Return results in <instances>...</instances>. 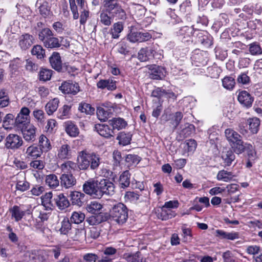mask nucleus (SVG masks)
<instances>
[{
    "label": "nucleus",
    "instance_id": "63",
    "mask_svg": "<svg viewBox=\"0 0 262 262\" xmlns=\"http://www.w3.org/2000/svg\"><path fill=\"white\" fill-rule=\"evenodd\" d=\"M185 126V127L182 129V132L185 137L189 136L194 132L195 127L193 124L187 123Z\"/></svg>",
    "mask_w": 262,
    "mask_h": 262
},
{
    "label": "nucleus",
    "instance_id": "36",
    "mask_svg": "<svg viewBox=\"0 0 262 262\" xmlns=\"http://www.w3.org/2000/svg\"><path fill=\"white\" fill-rule=\"evenodd\" d=\"M152 95L155 97H162L166 95L169 99H172L173 101L177 99V95L172 92H166L164 90L158 88L152 92Z\"/></svg>",
    "mask_w": 262,
    "mask_h": 262
},
{
    "label": "nucleus",
    "instance_id": "30",
    "mask_svg": "<svg viewBox=\"0 0 262 262\" xmlns=\"http://www.w3.org/2000/svg\"><path fill=\"white\" fill-rule=\"evenodd\" d=\"M53 196L51 192H47L42 195L41 198V204L46 208V210H51L54 207V204L52 202Z\"/></svg>",
    "mask_w": 262,
    "mask_h": 262
},
{
    "label": "nucleus",
    "instance_id": "29",
    "mask_svg": "<svg viewBox=\"0 0 262 262\" xmlns=\"http://www.w3.org/2000/svg\"><path fill=\"white\" fill-rule=\"evenodd\" d=\"M108 123L111 125L113 130L117 129L118 130L124 128L127 123L126 121L121 118H115L108 121Z\"/></svg>",
    "mask_w": 262,
    "mask_h": 262
},
{
    "label": "nucleus",
    "instance_id": "54",
    "mask_svg": "<svg viewBox=\"0 0 262 262\" xmlns=\"http://www.w3.org/2000/svg\"><path fill=\"white\" fill-rule=\"evenodd\" d=\"M53 36V34L52 31L49 28H44L41 30V31L39 33L38 37L39 39L44 42V41H46V39H49V38Z\"/></svg>",
    "mask_w": 262,
    "mask_h": 262
},
{
    "label": "nucleus",
    "instance_id": "55",
    "mask_svg": "<svg viewBox=\"0 0 262 262\" xmlns=\"http://www.w3.org/2000/svg\"><path fill=\"white\" fill-rule=\"evenodd\" d=\"M235 80L231 77H225L222 80L223 86L227 90H232L235 85Z\"/></svg>",
    "mask_w": 262,
    "mask_h": 262
},
{
    "label": "nucleus",
    "instance_id": "11",
    "mask_svg": "<svg viewBox=\"0 0 262 262\" xmlns=\"http://www.w3.org/2000/svg\"><path fill=\"white\" fill-rule=\"evenodd\" d=\"M90 153L83 150L79 152L77 157V165L80 170H86L90 167Z\"/></svg>",
    "mask_w": 262,
    "mask_h": 262
},
{
    "label": "nucleus",
    "instance_id": "62",
    "mask_svg": "<svg viewBox=\"0 0 262 262\" xmlns=\"http://www.w3.org/2000/svg\"><path fill=\"white\" fill-rule=\"evenodd\" d=\"M30 166L35 169L41 170L45 167V163L42 160H35L30 163Z\"/></svg>",
    "mask_w": 262,
    "mask_h": 262
},
{
    "label": "nucleus",
    "instance_id": "17",
    "mask_svg": "<svg viewBox=\"0 0 262 262\" xmlns=\"http://www.w3.org/2000/svg\"><path fill=\"white\" fill-rule=\"evenodd\" d=\"M61 185L66 188H69L76 183L75 177L71 174H62L60 177Z\"/></svg>",
    "mask_w": 262,
    "mask_h": 262
},
{
    "label": "nucleus",
    "instance_id": "5",
    "mask_svg": "<svg viewBox=\"0 0 262 262\" xmlns=\"http://www.w3.org/2000/svg\"><path fill=\"white\" fill-rule=\"evenodd\" d=\"M98 189L100 191L99 199L104 194L113 195L115 192V186L113 182L108 179H102L99 181Z\"/></svg>",
    "mask_w": 262,
    "mask_h": 262
},
{
    "label": "nucleus",
    "instance_id": "27",
    "mask_svg": "<svg viewBox=\"0 0 262 262\" xmlns=\"http://www.w3.org/2000/svg\"><path fill=\"white\" fill-rule=\"evenodd\" d=\"M130 184V173L128 171H124L120 176L119 186L121 188L125 189Z\"/></svg>",
    "mask_w": 262,
    "mask_h": 262
},
{
    "label": "nucleus",
    "instance_id": "31",
    "mask_svg": "<svg viewBox=\"0 0 262 262\" xmlns=\"http://www.w3.org/2000/svg\"><path fill=\"white\" fill-rule=\"evenodd\" d=\"M85 195L78 191H73L70 194L71 200L73 205L81 206L82 204V200Z\"/></svg>",
    "mask_w": 262,
    "mask_h": 262
},
{
    "label": "nucleus",
    "instance_id": "24",
    "mask_svg": "<svg viewBox=\"0 0 262 262\" xmlns=\"http://www.w3.org/2000/svg\"><path fill=\"white\" fill-rule=\"evenodd\" d=\"M16 183V189L21 192L28 190L30 188V184L26 180L23 176L17 175Z\"/></svg>",
    "mask_w": 262,
    "mask_h": 262
},
{
    "label": "nucleus",
    "instance_id": "25",
    "mask_svg": "<svg viewBox=\"0 0 262 262\" xmlns=\"http://www.w3.org/2000/svg\"><path fill=\"white\" fill-rule=\"evenodd\" d=\"M38 145L42 152H47L52 148L49 139L43 135H41L39 138Z\"/></svg>",
    "mask_w": 262,
    "mask_h": 262
},
{
    "label": "nucleus",
    "instance_id": "32",
    "mask_svg": "<svg viewBox=\"0 0 262 262\" xmlns=\"http://www.w3.org/2000/svg\"><path fill=\"white\" fill-rule=\"evenodd\" d=\"M123 30V25L121 22H117L112 26L110 29V34L113 38L117 39L120 36V33Z\"/></svg>",
    "mask_w": 262,
    "mask_h": 262
},
{
    "label": "nucleus",
    "instance_id": "14",
    "mask_svg": "<svg viewBox=\"0 0 262 262\" xmlns=\"http://www.w3.org/2000/svg\"><path fill=\"white\" fill-rule=\"evenodd\" d=\"M155 53V51L152 48H143L138 52V58L141 61H146L152 59Z\"/></svg>",
    "mask_w": 262,
    "mask_h": 262
},
{
    "label": "nucleus",
    "instance_id": "9",
    "mask_svg": "<svg viewBox=\"0 0 262 262\" xmlns=\"http://www.w3.org/2000/svg\"><path fill=\"white\" fill-rule=\"evenodd\" d=\"M59 90L64 94L76 95L79 91L78 83L72 81H64L59 86Z\"/></svg>",
    "mask_w": 262,
    "mask_h": 262
},
{
    "label": "nucleus",
    "instance_id": "52",
    "mask_svg": "<svg viewBox=\"0 0 262 262\" xmlns=\"http://www.w3.org/2000/svg\"><path fill=\"white\" fill-rule=\"evenodd\" d=\"M31 53L38 59L44 58L45 55V50L40 45L34 46L31 50Z\"/></svg>",
    "mask_w": 262,
    "mask_h": 262
},
{
    "label": "nucleus",
    "instance_id": "48",
    "mask_svg": "<svg viewBox=\"0 0 262 262\" xmlns=\"http://www.w3.org/2000/svg\"><path fill=\"white\" fill-rule=\"evenodd\" d=\"M43 45L48 48H58L60 46L58 38L53 37V36L44 41Z\"/></svg>",
    "mask_w": 262,
    "mask_h": 262
},
{
    "label": "nucleus",
    "instance_id": "35",
    "mask_svg": "<svg viewBox=\"0 0 262 262\" xmlns=\"http://www.w3.org/2000/svg\"><path fill=\"white\" fill-rule=\"evenodd\" d=\"M59 100L58 98H55L49 101L46 105V110L49 115H52L55 112L59 105Z\"/></svg>",
    "mask_w": 262,
    "mask_h": 262
},
{
    "label": "nucleus",
    "instance_id": "18",
    "mask_svg": "<svg viewBox=\"0 0 262 262\" xmlns=\"http://www.w3.org/2000/svg\"><path fill=\"white\" fill-rule=\"evenodd\" d=\"M239 102L247 107H251L253 101V98L246 91L240 92L238 96Z\"/></svg>",
    "mask_w": 262,
    "mask_h": 262
},
{
    "label": "nucleus",
    "instance_id": "13",
    "mask_svg": "<svg viewBox=\"0 0 262 262\" xmlns=\"http://www.w3.org/2000/svg\"><path fill=\"white\" fill-rule=\"evenodd\" d=\"M95 130L101 136L105 138H110L114 136L113 129H111L108 125L105 124H96L95 125Z\"/></svg>",
    "mask_w": 262,
    "mask_h": 262
},
{
    "label": "nucleus",
    "instance_id": "50",
    "mask_svg": "<svg viewBox=\"0 0 262 262\" xmlns=\"http://www.w3.org/2000/svg\"><path fill=\"white\" fill-rule=\"evenodd\" d=\"M85 219V214L81 212H73L71 218V222L78 224L82 223Z\"/></svg>",
    "mask_w": 262,
    "mask_h": 262
},
{
    "label": "nucleus",
    "instance_id": "23",
    "mask_svg": "<svg viewBox=\"0 0 262 262\" xmlns=\"http://www.w3.org/2000/svg\"><path fill=\"white\" fill-rule=\"evenodd\" d=\"M97 86L99 89L106 88L109 91H113L116 89V81L112 79H101L97 82Z\"/></svg>",
    "mask_w": 262,
    "mask_h": 262
},
{
    "label": "nucleus",
    "instance_id": "4",
    "mask_svg": "<svg viewBox=\"0 0 262 262\" xmlns=\"http://www.w3.org/2000/svg\"><path fill=\"white\" fill-rule=\"evenodd\" d=\"M99 181L93 179H90L84 182L82 188L83 191L87 194L94 198L99 199L100 191H99Z\"/></svg>",
    "mask_w": 262,
    "mask_h": 262
},
{
    "label": "nucleus",
    "instance_id": "56",
    "mask_svg": "<svg viewBox=\"0 0 262 262\" xmlns=\"http://www.w3.org/2000/svg\"><path fill=\"white\" fill-rule=\"evenodd\" d=\"M75 167V163L68 161L61 165V169L63 172L71 173Z\"/></svg>",
    "mask_w": 262,
    "mask_h": 262
},
{
    "label": "nucleus",
    "instance_id": "7",
    "mask_svg": "<svg viewBox=\"0 0 262 262\" xmlns=\"http://www.w3.org/2000/svg\"><path fill=\"white\" fill-rule=\"evenodd\" d=\"M30 111L28 108L23 107L15 119V124L18 127L29 124Z\"/></svg>",
    "mask_w": 262,
    "mask_h": 262
},
{
    "label": "nucleus",
    "instance_id": "19",
    "mask_svg": "<svg viewBox=\"0 0 262 262\" xmlns=\"http://www.w3.org/2000/svg\"><path fill=\"white\" fill-rule=\"evenodd\" d=\"M114 111L113 106L108 107H98L97 110V115L101 121H105L113 114Z\"/></svg>",
    "mask_w": 262,
    "mask_h": 262
},
{
    "label": "nucleus",
    "instance_id": "16",
    "mask_svg": "<svg viewBox=\"0 0 262 262\" xmlns=\"http://www.w3.org/2000/svg\"><path fill=\"white\" fill-rule=\"evenodd\" d=\"M54 201L57 208L61 210L67 208L70 206L68 199L63 193H60L55 196Z\"/></svg>",
    "mask_w": 262,
    "mask_h": 262
},
{
    "label": "nucleus",
    "instance_id": "12",
    "mask_svg": "<svg viewBox=\"0 0 262 262\" xmlns=\"http://www.w3.org/2000/svg\"><path fill=\"white\" fill-rule=\"evenodd\" d=\"M21 128L23 137L26 141H34L36 138V128L32 124L23 126Z\"/></svg>",
    "mask_w": 262,
    "mask_h": 262
},
{
    "label": "nucleus",
    "instance_id": "38",
    "mask_svg": "<svg viewBox=\"0 0 262 262\" xmlns=\"http://www.w3.org/2000/svg\"><path fill=\"white\" fill-rule=\"evenodd\" d=\"M234 177V175L232 172L222 170L219 171L216 178L219 181L228 182L231 181Z\"/></svg>",
    "mask_w": 262,
    "mask_h": 262
},
{
    "label": "nucleus",
    "instance_id": "60",
    "mask_svg": "<svg viewBox=\"0 0 262 262\" xmlns=\"http://www.w3.org/2000/svg\"><path fill=\"white\" fill-rule=\"evenodd\" d=\"M52 76V71L48 69H42L39 72L40 80L47 81L50 79Z\"/></svg>",
    "mask_w": 262,
    "mask_h": 262
},
{
    "label": "nucleus",
    "instance_id": "49",
    "mask_svg": "<svg viewBox=\"0 0 262 262\" xmlns=\"http://www.w3.org/2000/svg\"><path fill=\"white\" fill-rule=\"evenodd\" d=\"M99 17L101 23L105 26H109L111 25L113 21V18L114 17H112L111 15H108V13L105 11H102L100 14Z\"/></svg>",
    "mask_w": 262,
    "mask_h": 262
},
{
    "label": "nucleus",
    "instance_id": "8",
    "mask_svg": "<svg viewBox=\"0 0 262 262\" xmlns=\"http://www.w3.org/2000/svg\"><path fill=\"white\" fill-rule=\"evenodd\" d=\"M148 69L150 71V78L155 80L163 79L166 75V70L162 67L155 64L148 66Z\"/></svg>",
    "mask_w": 262,
    "mask_h": 262
},
{
    "label": "nucleus",
    "instance_id": "59",
    "mask_svg": "<svg viewBox=\"0 0 262 262\" xmlns=\"http://www.w3.org/2000/svg\"><path fill=\"white\" fill-rule=\"evenodd\" d=\"M183 115L180 112H177L173 115V118L171 120V124L174 128H176L179 125L181 120L182 119Z\"/></svg>",
    "mask_w": 262,
    "mask_h": 262
},
{
    "label": "nucleus",
    "instance_id": "64",
    "mask_svg": "<svg viewBox=\"0 0 262 262\" xmlns=\"http://www.w3.org/2000/svg\"><path fill=\"white\" fill-rule=\"evenodd\" d=\"M222 257L223 262H235L232 253L229 250L224 252L222 254Z\"/></svg>",
    "mask_w": 262,
    "mask_h": 262
},
{
    "label": "nucleus",
    "instance_id": "61",
    "mask_svg": "<svg viewBox=\"0 0 262 262\" xmlns=\"http://www.w3.org/2000/svg\"><path fill=\"white\" fill-rule=\"evenodd\" d=\"M127 39L133 43L140 42V32L131 31L127 35Z\"/></svg>",
    "mask_w": 262,
    "mask_h": 262
},
{
    "label": "nucleus",
    "instance_id": "2",
    "mask_svg": "<svg viewBox=\"0 0 262 262\" xmlns=\"http://www.w3.org/2000/svg\"><path fill=\"white\" fill-rule=\"evenodd\" d=\"M102 4L105 11L112 17H116L120 19L126 18V13L118 0H104Z\"/></svg>",
    "mask_w": 262,
    "mask_h": 262
},
{
    "label": "nucleus",
    "instance_id": "3",
    "mask_svg": "<svg viewBox=\"0 0 262 262\" xmlns=\"http://www.w3.org/2000/svg\"><path fill=\"white\" fill-rule=\"evenodd\" d=\"M111 216L118 224L122 225L128 219V209L123 203H118L111 210Z\"/></svg>",
    "mask_w": 262,
    "mask_h": 262
},
{
    "label": "nucleus",
    "instance_id": "33",
    "mask_svg": "<svg viewBox=\"0 0 262 262\" xmlns=\"http://www.w3.org/2000/svg\"><path fill=\"white\" fill-rule=\"evenodd\" d=\"M124 198L126 203L136 204L141 201L140 195L134 191L126 192Z\"/></svg>",
    "mask_w": 262,
    "mask_h": 262
},
{
    "label": "nucleus",
    "instance_id": "21",
    "mask_svg": "<svg viewBox=\"0 0 262 262\" xmlns=\"http://www.w3.org/2000/svg\"><path fill=\"white\" fill-rule=\"evenodd\" d=\"M52 67L55 70L59 72L62 69V62L59 53L54 52L49 58Z\"/></svg>",
    "mask_w": 262,
    "mask_h": 262
},
{
    "label": "nucleus",
    "instance_id": "47",
    "mask_svg": "<svg viewBox=\"0 0 262 262\" xmlns=\"http://www.w3.org/2000/svg\"><path fill=\"white\" fill-rule=\"evenodd\" d=\"M78 110L86 115H92L94 113L95 108L90 104L82 102L79 104Z\"/></svg>",
    "mask_w": 262,
    "mask_h": 262
},
{
    "label": "nucleus",
    "instance_id": "57",
    "mask_svg": "<svg viewBox=\"0 0 262 262\" xmlns=\"http://www.w3.org/2000/svg\"><path fill=\"white\" fill-rule=\"evenodd\" d=\"M124 256L127 262H141L142 257L140 253L136 252L134 254H125Z\"/></svg>",
    "mask_w": 262,
    "mask_h": 262
},
{
    "label": "nucleus",
    "instance_id": "41",
    "mask_svg": "<svg viewBox=\"0 0 262 262\" xmlns=\"http://www.w3.org/2000/svg\"><path fill=\"white\" fill-rule=\"evenodd\" d=\"M222 158L224 161L225 166H230L235 159V155L231 150L224 151L222 152Z\"/></svg>",
    "mask_w": 262,
    "mask_h": 262
},
{
    "label": "nucleus",
    "instance_id": "20",
    "mask_svg": "<svg viewBox=\"0 0 262 262\" xmlns=\"http://www.w3.org/2000/svg\"><path fill=\"white\" fill-rule=\"evenodd\" d=\"M216 236L222 239L233 241L239 238V233L236 232H228L222 230L215 231Z\"/></svg>",
    "mask_w": 262,
    "mask_h": 262
},
{
    "label": "nucleus",
    "instance_id": "1",
    "mask_svg": "<svg viewBox=\"0 0 262 262\" xmlns=\"http://www.w3.org/2000/svg\"><path fill=\"white\" fill-rule=\"evenodd\" d=\"M225 136L233 151L237 154L243 152L246 148L251 151V155L253 156L252 146L249 144L244 143L242 137L236 132L230 128L225 130Z\"/></svg>",
    "mask_w": 262,
    "mask_h": 262
},
{
    "label": "nucleus",
    "instance_id": "53",
    "mask_svg": "<svg viewBox=\"0 0 262 262\" xmlns=\"http://www.w3.org/2000/svg\"><path fill=\"white\" fill-rule=\"evenodd\" d=\"M249 51L252 55H258L262 54V49L257 42H253L249 45Z\"/></svg>",
    "mask_w": 262,
    "mask_h": 262
},
{
    "label": "nucleus",
    "instance_id": "42",
    "mask_svg": "<svg viewBox=\"0 0 262 262\" xmlns=\"http://www.w3.org/2000/svg\"><path fill=\"white\" fill-rule=\"evenodd\" d=\"M102 208V205L96 201L91 202L86 206L88 211L94 214L100 213Z\"/></svg>",
    "mask_w": 262,
    "mask_h": 262
},
{
    "label": "nucleus",
    "instance_id": "22",
    "mask_svg": "<svg viewBox=\"0 0 262 262\" xmlns=\"http://www.w3.org/2000/svg\"><path fill=\"white\" fill-rule=\"evenodd\" d=\"M68 236L74 241H80L85 238V231L82 228H72Z\"/></svg>",
    "mask_w": 262,
    "mask_h": 262
},
{
    "label": "nucleus",
    "instance_id": "15",
    "mask_svg": "<svg viewBox=\"0 0 262 262\" xmlns=\"http://www.w3.org/2000/svg\"><path fill=\"white\" fill-rule=\"evenodd\" d=\"M34 38L29 34L25 33L19 37L18 45L22 50H27L33 43Z\"/></svg>",
    "mask_w": 262,
    "mask_h": 262
},
{
    "label": "nucleus",
    "instance_id": "6",
    "mask_svg": "<svg viewBox=\"0 0 262 262\" xmlns=\"http://www.w3.org/2000/svg\"><path fill=\"white\" fill-rule=\"evenodd\" d=\"M23 142L20 136L17 134H10L5 139V146L8 149L16 150L23 145Z\"/></svg>",
    "mask_w": 262,
    "mask_h": 262
},
{
    "label": "nucleus",
    "instance_id": "45",
    "mask_svg": "<svg viewBox=\"0 0 262 262\" xmlns=\"http://www.w3.org/2000/svg\"><path fill=\"white\" fill-rule=\"evenodd\" d=\"M119 143L123 146H125L130 143L132 139V135L130 133L120 132L117 137Z\"/></svg>",
    "mask_w": 262,
    "mask_h": 262
},
{
    "label": "nucleus",
    "instance_id": "43",
    "mask_svg": "<svg viewBox=\"0 0 262 262\" xmlns=\"http://www.w3.org/2000/svg\"><path fill=\"white\" fill-rule=\"evenodd\" d=\"M249 129L252 134H256L259 129L260 120L257 118H250L247 120Z\"/></svg>",
    "mask_w": 262,
    "mask_h": 262
},
{
    "label": "nucleus",
    "instance_id": "34",
    "mask_svg": "<svg viewBox=\"0 0 262 262\" xmlns=\"http://www.w3.org/2000/svg\"><path fill=\"white\" fill-rule=\"evenodd\" d=\"M90 167L92 170L97 169L101 163V158L99 155L94 152L90 153Z\"/></svg>",
    "mask_w": 262,
    "mask_h": 262
},
{
    "label": "nucleus",
    "instance_id": "40",
    "mask_svg": "<svg viewBox=\"0 0 262 262\" xmlns=\"http://www.w3.org/2000/svg\"><path fill=\"white\" fill-rule=\"evenodd\" d=\"M66 133L71 137H76L79 134V129L73 122L68 121L65 123Z\"/></svg>",
    "mask_w": 262,
    "mask_h": 262
},
{
    "label": "nucleus",
    "instance_id": "44",
    "mask_svg": "<svg viewBox=\"0 0 262 262\" xmlns=\"http://www.w3.org/2000/svg\"><path fill=\"white\" fill-rule=\"evenodd\" d=\"M9 103L10 98L7 91L5 89H0V107H5Z\"/></svg>",
    "mask_w": 262,
    "mask_h": 262
},
{
    "label": "nucleus",
    "instance_id": "51",
    "mask_svg": "<svg viewBox=\"0 0 262 262\" xmlns=\"http://www.w3.org/2000/svg\"><path fill=\"white\" fill-rule=\"evenodd\" d=\"M71 106L68 105H63L59 109L58 117L60 119H64L69 117Z\"/></svg>",
    "mask_w": 262,
    "mask_h": 262
},
{
    "label": "nucleus",
    "instance_id": "37",
    "mask_svg": "<svg viewBox=\"0 0 262 262\" xmlns=\"http://www.w3.org/2000/svg\"><path fill=\"white\" fill-rule=\"evenodd\" d=\"M46 184L51 188H56L59 186V181L54 174L47 175L45 179Z\"/></svg>",
    "mask_w": 262,
    "mask_h": 262
},
{
    "label": "nucleus",
    "instance_id": "39",
    "mask_svg": "<svg viewBox=\"0 0 262 262\" xmlns=\"http://www.w3.org/2000/svg\"><path fill=\"white\" fill-rule=\"evenodd\" d=\"M177 213L171 209L162 207L161 212L159 214V218L166 221L175 217Z\"/></svg>",
    "mask_w": 262,
    "mask_h": 262
},
{
    "label": "nucleus",
    "instance_id": "58",
    "mask_svg": "<svg viewBox=\"0 0 262 262\" xmlns=\"http://www.w3.org/2000/svg\"><path fill=\"white\" fill-rule=\"evenodd\" d=\"M116 47L118 52L122 54L125 55L129 52L127 44L124 41H121L118 43Z\"/></svg>",
    "mask_w": 262,
    "mask_h": 262
},
{
    "label": "nucleus",
    "instance_id": "28",
    "mask_svg": "<svg viewBox=\"0 0 262 262\" xmlns=\"http://www.w3.org/2000/svg\"><path fill=\"white\" fill-rule=\"evenodd\" d=\"M72 225L68 217H64L61 222L59 232L61 234L68 235L72 229Z\"/></svg>",
    "mask_w": 262,
    "mask_h": 262
},
{
    "label": "nucleus",
    "instance_id": "10",
    "mask_svg": "<svg viewBox=\"0 0 262 262\" xmlns=\"http://www.w3.org/2000/svg\"><path fill=\"white\" fill-rule=\"evenodd\" d=\"M72 150L68 144H63L58 147L57 158L60 160L70 159L72 157Z\"/></svg>",
    "mask_w": 262,
    "mask_h": 262
},
{
    "label": "nucleus",
    "instance_id": "46",
    "mask_svg": "<svg viewBox=\"0 0 262 262\" xmlns=\"http://www.w3.org/2000/svg\"><path fill=\"white\" fill-rule=\"evenodd\" d=\"M10 211L12 217H14L16 222L20 221L25 214V212L17 206H14Z\"/></svg>",
    "mask_w": 262,
    "mask_h": 262
},
{
    "label": "nucleus",
    "instance_id": "26",
    "mask_svg": "<svg viewBox=\"0 0 262 262\" xmlns=\"http://www.w3.org/2000/svg\"><path fill=\"white\" fill-rule=\"evenodd\" d=\"M42 153L41 150L37 146L34 145L28 147L26 151L27 157H31L34 159L40 157Z\"/></svg>",
    "mask_w": 262,
    "mask_h": 262
}]
</instances>
